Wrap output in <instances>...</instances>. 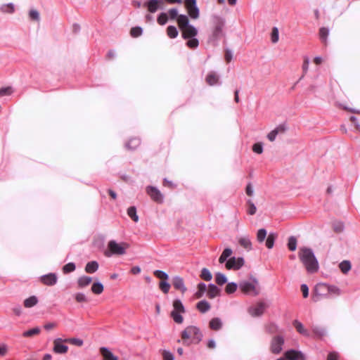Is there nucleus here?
I'll use <instances>...</instances> for the list:
<instances>
[{
  "mask_svg": "<svg viewBox=\"0 0 360 360\" xmlns=\"http://www.w3.org/2000/svg\"><path fill=\"white\" fill-rule=\"evenodd\" d=\"M226 19L221 15L214 13L210 16V34L209 41L217 42L224 36Z\"/></svg>",
  "mask_w": 360,
  "mask_h": 360,
  "instance_id": "f257e3e1",
  "label": "nucleus"
},
{
  "mask_svg": "<svg viewBox=\"0 0 360 360\" xmlns=\"http://www.w3.org/2000/svg\"><path fill=\"white\" fill-rule=\"evenodd\" d=\"M299 256L308 273L313 274L318 271L319 263L311 248H302L300 251Z\"/></svg>",
  "mask_w": 360,
  "mask_h": 360,
  "instance_id": "f03ea898",
  "label": "nucleus"
},
{
  "mask_svg": "<svg viewBox=\"0 0 360 360\" xmlns=\"http://www.w3.org/2000/svg\"><path fill=\"white\" fill-rule=\"evenodd\" d=\"M202 337L201 330L195 326H188L181 332V338L186 345H189L191 343L198 344Z\"/></svg>",
  "mask_w": 360,
  "mask_h": 360,
  "instance_id": "7ed1b4c3",
  "label": "nucleus"
},
{
  "mask_svg": "<svg viewBox=\"0 0 360 360\" xmlns=\"http://www.w3.org/2000/svg\"><path fill=\"white\" fill-rule=\"evenodd\" d=\"M238 287L240 290L248 295L257 296L259 294V286L257 279L250 276L249 280H243L239 282Z\"/></svg>",
  "mask_w": 360,
  "mask_h": 360,
  "instance_id": "20e7f679",
  "label": "nucleus"
},
{
  "mask_svg": "<svg viewBox=\"0 0 360 360\" xmlns=\"http://www.w3.org/2000/svg\"><path fill=\"white\" fill-rule=\"evenodd\" d=\"M129 248L127 243H117L115 240H110L108 243V251L105 252V255L108 257L112 255H123L126 253V250Z\"/></svg>",
  "mask_w": 360,
  "mask_h": 360,
  "instance_id": "39448f33",
  "label": "nucleus"
},
{
  "mask_svg": "<svg viewBox=\"0 0 360 360\" xmlns=\"http://www.w3.org/2000/svg\"><path fill=\"white\" fill-rule=\"evenodd\" d=\"M174 310L171 312V316L176 323H182L184 318L181 313L185 312V308L179 299H176L173 302Z\"/></svg>",
  "mask_w": 360,
  "mask_h": 360,
  "instance_id": "423d86ee",
  "label": "nucleus"
},
{
  "mask_svg": "<svg viewBox=\"0 0 360 360\" xmlns=\"http://www.w3.org/2000/svg\"><path fill=\"white\" fill-rule=\"evenodd\" d=\"M284 342V338L281 335L274 337L270 344L271 352L275 354H280L283 349Z\"/></svg>",
  "mask_w": 360,
  "mask_h": 360,
  "instance_id": "0eeeda50",
  "label": "nucleus"
},
{
  "mask_svg": "<svg viewBox=\"0 0 360 360\" xmlns=\"http://www.w3.org/2000/svg\"><path fill=\"white\" fill-rule=\"evenodd\" d=\"M184 3L189 16L193 19H197L199 17L200 11L197 6L196 0H185Z\"/></svg>",
  "mask_w": 360,
  "mask_h": 360,
  "instance_id": "6e6552de",
  "label": "nucleus"
},
{
  "mask_svg": "<svg viewBox=\"0 0 360 360\" xmlns=\"http://www.w3.org/2000/svg\"><path fill=\"white\" fill-rule=\"evenodd\" d=\"M244 263L243 257H232L226 261L225 266L227 269L238 270L244 265Z\"/></svg>",
  "mask_w": 360,
  "mask_h": 360,
  "instance_id": "1a4fd4ad",
  "label": "nucleus"
},
{
  "mask_svg": "<svg viewBox=\"0 0 360 360\" xmlns=\"http://www.w3.org/2000/svg\"><path fill=\"white\" fill-rule=\"evenodd\" d=\"M65 340L60 338L55 339L53 341V351L56 354H66L68 351V347L63 344Z\"/></svg>",
  "mask_w": 360,
  "mask_h": 360,
  "instance_id": "9d476101",
  "label": "nucleus"
},
{
  "mask_svg": "<svg viewBox=\"0 0 360 360\" xmlns=\"http://www.w3.org/2000/svg\"><path fill=\"white\" fill-rule=\"evenodd\" d=\"M146 192L154 201L158 203L163 202V195L156 187L149 186L146 188Z\"/></svg>",
  "mask_w": 360,
  "mask_h": 360,
  "instance_id": "9b49d317",
  "label": "nucleus"
},
{
  "mask_svg": "<svg viewBox=\"0 0 360 360\" xmlns=\"http://www.w3.org/2000/svg\"><path fill=\"white\" fill-rule=\"evenodd\" d=\"M266 307L265 303L260 302L257 305L250 307L248 309V312L253 317L260 316L263 314Z\"/></svg>",
  "mask_w": 360,
  "mask_h": 360,
  "instance_id": "f8f14e48",
  "label": "nucleus"
},
{
  "mask_svg": "<svg viewBox=\"0 0 360 360\" xmlns=\"http://www.w3.org/2000/svg\"><path fill=\"white\" fill-rule=\"evenodd\" d=\"M162 4L163 0H149L145 2L143 5L147 8L149 13H154L158 10L162 8L160 6V5Z\"/></svg>",
  "mask_w": 360,
  "mask_h": 360,
  "instance_id": "ddd939ff",
  "label": "nucleus"
},
{
  "mask_svg": "<svg viewBox=\"0 0 360 360\" xmlns=\"http://www.w3.org/2000/svg\"><path fill=\"white\" fill-rule=\"evenodd\" d=\"M40 280L44 285L52 286L56 284L58 276L55 273H49L41 276Z\"/></svg>",
  "mask_w": 360,
  "mask_h": 360,
  "instance_id": "4468645a",
  "label": "nucleus"
},
{
  "mask_svg": "<svg viewBox=\"0 0 360 360\" xmlns=\"http://www.w3.org/2000/svg\"><path fill=\"white\" fill-rule=\"evenodd\" d=\"M287 127L285 124H279L267 134V139L271 142L274 141L278 134L285 133Z\"/></svg>",
  "mask_w": 360,
  "mask_h": 360,
  "instance_id": "2eb2a0df",
  "label": "nucleus"
},
{
  "mask_svg": "<svg viewBox=\"0 0 360 360\" xmlns=\"http://www.w3.org/2000/svg\"><path fill=\"white\" fill-rule=\"evenodd\" d=\"M288 360H306L304 355L300 351L290 349L285 353Z\"/></svg>",
  "mask_w": 360,
  "mask_h": 360,
  "instance_id": "dca6fc26",
  "label": "nucleus"
},
{
  "mask_svg": "<svg viewBox=\"0 0 360 360\" xmlns=\"http://www.w3.org/2000/svg\"><path fill=\"white\" fill-rule=\"evenodd\" d=\"M181 31L182 37L184 39L196 37L198 33L197 28L192 25L182 29Z\"/></svg>",
  "mask_w": 360,
  "mask_h": 360,
  "instance_id": "f3484780",
  "label": "nucleus"
},
{
  "mask_svg": "<svg viewBox=\"0 0 360 360\" xmlns=\"http://www.w3.org/2000/svg\"><path fill=\"white\" fill-rule=\"evenodd\" d=\"M172 285L175 289L180 290L182 293L186 292L187 290L183 278L179 276H175L173 277Z\"/></svg>",
  "mask_w": 360,
  "mask_h": 360,
  "instance_id": "a211bd4d",
  "label": "nucleus"
},
{
  "mask_svg": "<svg viewBox=\"0 0 360 360\" xmlns=\"http://www.w3.org/2000/svg\"><path fill=\"white\" fill-rule=\"evenodd\" d=\"M206 82L210 85H221V82L219 81V76L215 72H209L205 78Z\"/></svg>",
  "mask_w": 360,
  "mask_h": 360,
  "instance_id": "6ab92c4d",
  "label": "nucleus"
},
{
  "mask_svg": "<svg viewBox=\"0 0 360 360\" xmlns=\"http://www.w3.org/2000/svg\"><path fill=\"white\" fill-rule=\"evenodd\" d=\"M326 289L329 293L334 294L335 295H340L341 294L340 289L335 285H330L326 284H319L316 287V290L318 289Z\"/></svg>",
  "mask_w": 360,
  "mask_h": 360,
  "instance_id": "aec40b11",
  "label": "nucleus"
},
{
  "mask_svg": "<svg viewBox=\"0 0 360 360\" xmlns=\"http://www.w3.org/2000/svg\"><path fill=\"white\" fill-rule=\"evenodd\" d=\"M238 243L248 251L252 250V243L249 236H243L238 238Z\"/></svg>",
  "mask_w": 360,
  "mask_h": 360,
  "instance_id": "412c9836",
  "label": "nucleus"
},
{
  "mask_svg": "<svg viewBox=\"0 0 360 360\" xmlns=\"http://www.w3.org/2000/svg\"><path fill=\"white\" fill-rule=\"evenodd\" d=\"M292 324L299 333L305 337L310 336V333L309 332L308 330L304 328L303 324L300 321H299L298 320H295Z\"/></svg>",
  "mask_w": 360,
  "mask_h": 360,
  "instance_id": "4be33fe9",
  "label": "nucleus"
},
{
  "mask_svg": "<svg viewBox=\"0 0 360 360\" xmlns=\"http://www.w3.org/2000/svg\"><path fill=\"white\" fill-rule=\"evenodd\" d=\"M220 293V289L214 284L210 283L208 285L207 296L210 299H213L218 296Z\"/></svg>",
  "mask_w": 360,
  "mask_h": 360,
  "instance_id": "5701e85b",
  "label": "nucleus"
},
{
  "mask_svg": "<svg viewBox=\"0 0 360 360\" xmlns=\"http://www.w3.org/2000/svg\"><path fill=\"white\" fill-rule=\"evenodd\" d=\"M177 22L181 30L189 25V19L188 17L184 14H181L177 18Z\"/></svg>",
  "mask_w": 360,
  "mask_h": 360,
  "instance_id": "b1692460",
  "label": "nucleus"
},
{
  "mask_svg": "<svg viewBox=\"0 0 360 360\" xmlns=\"http://www.w3.org/2000/svg\"><path fill=\"white\" fill-rule=\"evenodd\" d=\"M92 281V278L87 276H80L77 280L78 287L79 288H83L87 285H89Z\"/></svg>",
  "mask_w": 360,
  "mask_h": 360,
  "instance_id": "393cba45",
  "label": "nucleus"
},
{
  "mask_svg": "<svg viewBox=\"0 0 360 360\" xmlns=\"http://www.w3.org/2000/svg\"><path fill=\"white\" fill-rule=\"evenodd\" d=\"M101 353L104 358V360H118L117 357L115 356L108 348L101 347Z\"/></svg>",
  "mask_w": 360,
  "mask_h": 360,
  "instance_id": "a878e982",
  "label": "nucleus"
},
{
  "mask_svg": "<svg viewBox=\"0 0 360 360\" xmlns=\"http://www.w3.org/2000/svg\"><path fill=\"white\" fill-rule=\"evenodd\" d=\"M98 263L96 261H91L88 262L85 266V271L88 274H94L98 269Z\"/></svg>",
  "mask_w": 360,
  "mask_h": 360,
  "instance_id": "bb28decb",
  "label": "nucleus"
},
{
  "mask_svg": "<svg viewBox=\"0 0 360 360\" xmlns=\"http://www.w3.org/2000/svg\"><path fill=\"white\" fill-rule=\"evenodd\" d=\"M141 143V140L139 138H132L125 144V146L129 150L136 149Z\"/></svg>",
  "mask_w": 360,
  "mask_h": 360,
  "instance_id": "cd10ccee",
  "label": "nucleus"
},
{
  "mask_svg": "<svg viewBox=\"0 0 360 360\" xmlns=\"http://www.w3.org/2000/svg\"><path fill=\"white\" fill-rule=\"evenodd\" d=\"M276 238L277 234L276 233L271 232L269 233L265 243L267 248L271 249L274 247Z\"/></svg>",
  "mask_w": 360,
  "mask_h": 360,
  "instance_id": "c85d7f7f",
  "label": "nucleus"
},
{
  "mask_svg": "<svg viewBox=\"0 0 360 360\" xmlns=\"http://www.w3.org/2000/svg\"><path fill=\"white\" fill-rule=\"evenodd\" d=\"M197 309L202 313H205L210 309V303L206 300H201L198 302Z\"/></svg>",
  "mask_w": 360,
  "mask_h": 360,
  "instance_id": "c756f323",
  "label": "nucleus"
},
{
  "mask_svg": "<svg viewBox=\"0 0 360 360\" xmlns=\"http://www.w3.org/2000/svg\"><path fill=\"white\" fill-rule=\"evenodd\" d=\"M210 327L211 329L218 330L222 327V322L219 318H214L210 321Z\"/></svg>",
  "mask_w": 360,
  "mask_h": 360,
  "instance_id": "7c9ffc66",
  "label": "nucleus"
},
{
  "mask_svg": "<svg viewBox=\"0 0 360 360\" xmlns=\"http://www.w3.org/2000/svg\"><path fill=\"white\" fill-rule=\"evenodd\" d=\"M232 252L233 251L230 248H225L219 258V262L220 264L224 263L227 260L228 257L231 255Z\"/></svg>",
  "mask_w": 360,
  "mask_h": 360,
  "instance_id": "2f4dec72",
  "label": "nucleus"
},
{
  "mask_svg": "<svg viewBox=\"0 0 360 360\" xmlns=\"http://www.w3.org/2000/svg\"><path fill=\"white\" fill-rule=\"evenodd\" d=\"M38 302V299L36 296L32 295L27 298L24 301V306L26 308H30L35 306Z\"/></svg>",
  "mask_w": 360,
  "mask_h": 360,
  "instance_id": "473e14b6",
  "label": "nucleus"
},
{
  "mask_svg": "<svg viewBox=\"0 0 360 360\" xmlns=\"http://www.w3.org/2000/svg\"><path fill=\"white\" fill-rule=\"evenodd\" d=\"M103 285L101 282L98 281L93 283L91 286V291L94 294L100 295L103 292Z\"/></svg>",
  "mask_w": 360,
  "mask_h": 360,
  "instance_id": "72a5a7b5",
  "label": "nucleus"
},
{
  "mask_svg": "<svg viewBox=\"0 0 360 360\" xmlns=\"http://www.w3.org/2000/svg\"><path fill=\"white\" fill-rule=\"evenodd\" d=\"M215 282L219 285H222L227 282V278L224 274L217 272L215 274Z\"/></svg>",
  "mask_w": 360,
  "mask_h": 360,
  "instance_id": "f704fd0d",
  "label": "nucleus"
},
{
  "mask_svg": "<svg viewBox=\"0 0 360 360\" xmlns=\"http://www.w3.org/2000/svg\"><path fill=\"white\" fill-rule=\"evenodd\" d=\"M127 214L135 222H137L139 221V217L136 214V207H134V206L129 207L127 209Z\"/></svg>",
  "mask_w": 360,
  "mask_h": 360,
  "instance_id": "c9c22d12",
  "label": "nucleus"
},
{
  "mask_svg": "<svg viewBox=\"0 0 360 360\" xmlns=\"http://www.w3.org/2000/svg\"><path fill=\"white\" fill-rule=\"evenodd\" d=\"M207 290V285L204 283H200L198 285V291L195 292V297L197 298H200L203 296L205 292Z\"/></svg>",
  "mask_w": 360,
  "mask_h": 360,
  "instance_id": "e433bc0d",
  "label": "nucleus"
},
{
  "mask_svg": "<svg viewBox=\"0 0 360 360\" xmlns=\"http://www.w3.org/2000/svg\"><path fill=\"white\" fill-rule=\"evenodd\" d=\"M0 9L3 13H13L15 11V6L13 3H8L3 4Z\"/></svg>",
  "mask_w": 360,
  "mask_h": 360,
  "instance_id": "4c0bfd02",
  "label": "nucleus"
},
{
  "mask_svg": "<svg viewBox=\"0 0 360 360\" xmlns=\"http://www.w3.org/2000/svg\"><path fill=\"white\" fill-rule=\"evenodd\" d=\"M167 34L170 38H176L178 36L179 32L175 26L169 25L167 28Z\"/></svg>",
  "mask_w": 360,
  "mask_h": 360,
  "instance_id": "58836bf2",
  "label": "nucleus"
},
{
  "mask_svg": "<svg viewBox=\"0 0 360 360\" xmlns=\"http://www.w3.org/2000/svg\"><path fill=\"white\" fill-rule=\"evenodd\" d=\"M339 267L343 274H347L351 269V263L347 260L342 261L340 263Z\"/></svg>",
  "mask_w": 360,
  "mask_h": 360,
  "instance_id": "ea45409f",
  "label": "nucleus"
},
{
  "mask_svg": "<svg viewBox=\"0 0 360 360\" xmlns=\"http://www.w3.org/2000/svg\"><path fill=\"white\" fill-rule=\"evenodd\" d=\"M200 278L206 281H210L212 278V274L207 268H203L201 271Z\"/></svg>",
  "mask_w": 360,
  "mask_h": 360,
  "instance_id": "a19ab883",
  "label": "nucleus"
},
{
  "mask_svg": "<svg viewBox=\"0 0 360 360\" xmlns=\"http://www.w3.org/2000/svg\"><path fill=\"white\" fill-rule=\"evenodd\" d=\"M188 41L186 42L187 46L190 49H196L199 46V41L196 38V37L186 39Z\"/></svg>",
  "mask_w": 360,
  "mask_h": 360,
  "instance_id": "79ce46f5",
  "label": "nucleus"
},
{
  "mask_svg": "<svg viewBox=\"0 0 360 360\" xmlns=\"http://www.w3.org/2000/svg\"><path fill=\"white\" fill-rule=\"evenodd\" d=\"M238 286V285L236 283L230 282L226 285L225 291L228 294L233 293L236 291Z\"/></svg>",
  "mask_w": 360,
  "mask_h": 360,
  "instance_id": "37998d69",
  "label": "nucleus"
},
{
  "mask_svg": "<svg viewBox=\"0 0 360 360\" xmlns=\"http://www.w3.org/2000/svg\"><path fill=\"white\" fill-rule=\"evenodd\" d=\"M265 330L267 333L274 334L278 331V327L274 323H269L265 326Z\"/></svg>",
  "mask_w": 360,
  "mask_h": 360,
  "instance_id": "c03bdc74",
  "label": "nucleus"
},
{
  "mask_svg": "<svg viewBox=\"0 0 360 360\" xmlns=\"http://www.w3.org/2000/svg\"><path fill=\"white\" fill-rule=\"evenodd\" d=\"M266 230L265 229H260L258 230L257 233V240L259 243H262L264 241L266 237Z\"/></svg>",
  "mask_w": 360,
  "mask_h": 360,
  "instance_id": "a18cd8bd",
  "label": "nucleus"
},
{
  "mask_svg": "<svg viewBox=\"0 0 360 360\" xmlns=\"http://www.w3.org/2000/svg\"><path fill=\"white\" fill-rule=\"evenodd\" d=\"M288 248L290 251H295L297 248V239L295 236H290L288 239Z\"/></svg>",
  "mask_w": 360,
  "mask_h": 360,
  "instance_id": "49530a36",
  "label": "nucleus"
},
{
  "mask_svg": "<svg viewBox=\"0 0 360 360\" xmlns=\"http://www.w3.org/2000/svg\"><path fill=\"white\" fill-rule=\"evenodd\" d=\"M41 329L39 327L33 328L32 329H30L28 330H26L23 333L22 335L24 337H31L34 335H37L40 333Z\"/></svg>",
  "mask_w": 360,
  "mask_h": 360,
  "instance_id": "de8ad7c7",
  "label": "nucleus"
},
{
  "mask_svg": "<svg viewBox=\"0 0 360 360\" xmlns=\"http://www.w3.org/2000/svg\"><path fill=\"white\" fill-rule=\"evenodd\" d=\"M65 342H68L78 347L82 346L84 343L82 339L75 338L65 339Z\"/></svg>",
  "mask_w": 360,
  "mask_h": 360,
  "instance_id": "09e8293b",
  "label": "nucleus"
},
{
  "mask_svg": "<svg viewBox=\"0 0 360 360\" xmlns=\"http://www.w3.org/2000/svg\"><path fill=\"white\" fill-rule=\"evenodd\" d=\"M312 331L316 335L319 337H322L326 333V331L323 328L317 326H312Z\"/></svg>",
  "mask_w": 360,
  "mask_h": 360,
  "instance_id": "8fccbe9b",
  "label": "nucleus"
},
{
  "mask_svg": "<svg viewBox=\"0 0 360 360\" xmlns=\"http://www.w3.org/2000/svg\"><path fill=\"white\" fill-rule=\"evenodd\" d=\"M247 205L248 206V213L250 215H253L256 213L257 207L252 200L249 199L247 200Z\"/></svg>",
  "mask_w": 360,
  "mask_h": 360,
  "instance_id": "3c124183",
  "label": "nucleus"
},
{
  "mask_svg": "<svg viewBox=\"0 0 360 360\" xmlns=\"http://www.w3.org/2000/svg\"><path fill=\"white\" fill-rule=\"evenodd\" d=\"M170 284L167 282V281H162L159 283L160 289L165 293H167L170 289Z\"/></svg>",
  "mask_w": 360,
  "mask_h": 360,
  "instance_id": "603ef678",
  "label": "nucleus"
},
{
  "mask_svg": "<svg viewBox=\"0 0 360 360\" xmlns=\"http://www.w3.org/2000/svg\"><path fill=\"white\" fill-rule=\"evenodd\" d=\"M279 39V32L276 27H274L271 31V40L272 43H277Z\"/></svg>",
  "mask_w": 360,
  "mask_h": 360,
  "instance_id": "864d4df0",
  "label": "nucleus"
},
{
  "mask_svg": "<svg viewBox=\"0 0 360 360\" xmlns=\"http://www.w3.org/2000/svg\"><path fill=\"white\" fill-rule=\"evenodd\" d=\"M329 34V30L328 28H326L325 27H323L321 28H320L319 30V35H320V38L321 39L326 42V40H327V37Z\"/></svg>",
  "mask_w": 360,
  "mask_h": 360,
  "instance_id": "5fc2aeb1",
  "label": "nucleus"
},
{
  "mask_svg": "<svg viewBox=\"0 0 360 360\" xmlns=\"http://www.w3.org/2000/svg\"><path fill=\"white\" fill-rule=\"evenodd\" d=\"M76 266L73 262H69L63 267V271L64 274H68L72 272L75 270Z\"/></svg>",
  "mask_w": 360,
  "mask_h": 360,
  "instance_id": "6e6d98bb",
  "label": "nucleus"
},
{
  "mask_svg": "<svg viewBox=\"0 0 360 360\" xmlns=\"http://www.w3.org/2000/svg\"><path fill=\"white\" fill-rule=\"evenodd\" d=\"M168 20V16L166 13H160L158 16L157 21L160 25H164Z\"/></svg>",
  "mask_w": 360,
  "mask_h": 360,
  "instance_id": "4d7b16f0",
  "label": "nucleus"
},
{
  "mask_svg": "<svg viewBox=\"0 0 360 360\" xmlns=\"http://www.w3.org/2000/svg\"><path fill=\"white\" fill-rule=\"evenodd\" d=\"M153 274L157 278L164 279L165 281H167L169 278V275L162 270H155Z\"/></svg>",
  "mask_w": 360,
  "mask_h": 360,
  "instance_id": "13d9d810",
  "label": "nucleus"
},
{
  "mask_svg": "<svg viewBox=\"0 0 360 360\" xmlns=\"http://www.w3.org/2000/svg\"><path fill=\"white\" fill-rule=\"evenodd\" d=\"M74 297L77 302H86L87 298L83 292H77Z\"/></svg>",
  "mask_w": 360,
  "mask_h": 360,
  "instance_id": "bf43d9fd",
  "label": "nucleus"
},
{
  "mask_svg": "<svg viewBox=\"0 0 360 360\" xmlns=\"http://www.w3.org/2000/svg\"><path fill=\"white\" fill-rule=\"evenodd\" d=\"M143 30L141 27H135L131 28L130 34L134 37H139L142 34Z\"/></svg>",
  "mask_w": 360,
  "mask_h": 360,
  "instance_id": "052dcab7",
  "label": "nucleus"
},
{
  "mask_svg": "<svg viewBox=\"0 0 360 360\" xmlns=\"http://www.w3.org/2000/svg\"><path fill=\"white\" fill-rule=\"evenodd\" d=\"M252 150L257 154H261L263 152V144L262 143H255L252 146Z\"/></svg>",
  "mask_w": 360,
  "mask_h": 360,
  "instance_id": "680f3d73",
  "label": "nucleus"
},
{
  "mask_svg": "<svg viewBox=\"0 0 360 360\" xmlns=\"http://www.w3.org/2000/svg\"><path fill=\"white\" fill-rule=\"evenodd\" d=\"M29 15L32 20H34L36 21H39L40 19L39 13L37 10H34V9L30 10V11L29 13Z\"/></svg>",
  "mask_w": 360,
  "mask_h": 360,
  "instance_id": "e2e57ef3",
  "label": "nucleus"
},
{
  "mask_svg": "<svg viewBox=\"0 0 360 360\" xmlns=\"http://www.w3.org/2000/svg\"><path fill=\"white\" fill-rule=\"evenodd\" d=\"M163 360H174V354L167 350H164L162 352Z\"/></svg>",
  "mask_w": 360,
  "mask_h": 360,
  "instance_id": "0e129e2a",
  "label": "nucleus"
},
{
  "mask_svg": "<svg viewBox=\"0 0 360 360\" xmlns=\"http://www.w3.org/2000/svg\"><path fill=\"white\" fill-rule=\"evenodd\" d=\"M333 229H334V231L337 233H340L343 231L344 229V224L339 221V222H335L333 224Z\"/></svg>",
  "mask_w": 360,
  "mask_h": 360,
  "instance_id": "69168bd1",
  "label": "nucleus"
},
{
  "mask_svg": "<svg viewBox=\"0 0 360 360\" xmlns=\"http://www.w3.org/2000/svg\"><path fill=\"white\" fill-rule=\"evenodd\" d=\"M168 13L169 15L170 19H172V20H174L176 18L177 19L178 16L179 15H178V10L176 8L169 9L168 11Z\"/></svg>",
  "mask_w": 360,
  "mask_h": 360,
  "instance_id": "338daca9",
  "label": "nucleus"
},
{
  "mask_svg": "<svg viewBox=\"0 0 360 360\" xmlns=\"http://www.w3.org/2000/svg\"><path fill=\"white\" fill-rule=\"evenodd\" d=\"M233 58V52L229 49H225V60L229 63Z\"/></svg>",
  "mask_w": 360,
  "mask_h": 360,
  "instance_id": "774afa93",
  "label": "nucleus"
}]
</instances>
